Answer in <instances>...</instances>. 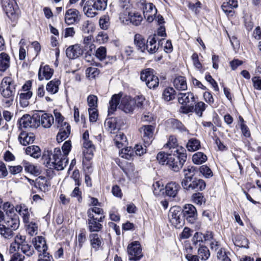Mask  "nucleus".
<instances>
[{
  "label": "nucleus",
  "mask_w": 261,
  "mask_h": 261,
  "mask_svg": "<svg viewBox=\"0 0 261 261\" xmlns=\"http://www.w3.org/2000/svg\"><path fill=\"white\" fill-rule=\"evenodd\" d=\"M71 148V142L66 141L63 145L62 149V154L59 148H55L54 151H46L43 155V159L46 161V166L50 169L57 170H62L66 166L68 163L67 156Z\"/></svg>",
  "instance_id": "f257e3e1"
},
{
  "label": "nucleus",
  "mask_w": 261,
  "mask_h": 261,
  "mask_svg": "<svg viewBox=\"0 0 261 261\" xmlns=\"http://www.w3.org/2000/svg\"><path fill=\"white\" fill-rule=\"evenodd\" d=\"M136 101L130 96H125L121 97L120 94L113 95L109 102L108 115L113 114L117 107L125 113H131L133 112Z\"/></svg>",
  "instance_id": "f03ea898"
},
{
  "label": "nucleus",
  "mask_w": 261,
  "mask_h": 261,
  "mask_svg": "<svg viewBox=\"0 0 261 261\" xmlns=\"http://www.w3.org/2000/svg\"><path fill=\"white\" fill-rule=\"evenodd\" d=\"M16 86V83L10 76H6L2 80L0 85V93L3 97L2 105L4 108H9L13 105Z\"/></svg>",
  "instance_id": "7ed1b4c3"
},
{
  "label": "nucleus",
  "mask_w": 261,
  "mask_h": 261,
  "mask_svg": "<svg viewBox=\"0 0 261 261\" xmlns=\"http://www.w3.org/2000/svg\"><path fill=\"white\" fill-rule=\"evenodd\" d=\"M87 227L90 232H99L102 228L101 223L105 216L103 210L98 207H92L87 211Z\"/></svg>",
  "instance_id": "20e7f679"
},
{
  "label": "nucleus",
  "mask_w": 261,
  "mask_h": 261,
  "mask_svg": "<svg viewBox=\"0 0 261 261\" xmlns=\"http://www.w3.org/2000/svg\"><path fill=\"white\" fill-rule=\"evenodd\" d=\"M181 149V151L179 153H171L167 163V165L175 172L178 171L182 167L187 159L186 150Z\"/></svg>",
  "instance_id": "39448f33"
},
{
  "label": "nucleus",
  "mask_w": 261,
  "mask_h": 261,
  "mask_svg": "<svg viewBox=\"0 0 261 261\" xmlns=\"http://www.w3.org/2000/svg\"><path fill=\"white\" fill-rule=\"evenodd\" d=\"M182 212L178 207H173L170 210L169 218L172 225L176 228H181L184 224L185 220Z\"/></svg>",
  "instance_id": "423d86ee"
},
{
  "label": "nucleus",
  "mask_w": 261,
  "mask_h": 261,
  "mask_svg": "<svg viewBox=\"0 0 261 261\" xmlns=\"http://www.w3.org/2000/svg\"><path fill=\"white\" fill-rule=\"evenodd\" d=\"M1 3L7 16L13 21L16 20L18 17L17 6L13 0H1Z\"/></svg>",
  "instance_id": "0eeeda50"
},
{
  "label": "nucleus",
  "mask_w": 261,
  "mask_h": 261,
  "mask_svg": "<svg viewBox=\"0 0 261 261\" xmlns=\"http://www.w3.org/2000/svg\"><path fill=\"white\" fill-rule=\"evenodd\" d=\"M138 6L143 9L144 17L148 22H152L157 13V10L153 4L147 3L145 0H143L142 2L139 3Z\"/></svg>",
  "instance_id": "6e6552de"
},
{
  "label": "nucleus",
  "mask_w": 261,
  "mask_h": 261,
  "mask_svg": "<svg viewBox=\"0 0 261 261\" xmlns=\"http://www.w3.org/2000/svg\"><path fill=\"white\" fill-rule=\"evenodd\" d=\"M127 252L130 260H139L143 256L141 245L137 241H134L128 245Z\"/></svg>",
  "instance_id": "1a4fd4ad"
},
{
  "label": "nucleus",
  "mask_w": 261,
  "mask_h": 261,
  "mask_svg": "<svg viewBox=\"0 0 261 261\" xmlns=\"http://www.w3.org/2000/svg\"><path fill=\"white\" fill-rule=\"evenodd\" d=\"M38 116H31L28 114L24 115L19 120V123L21 127L24 128H36L39 126Z\"/></svg>",
  "instance_id": "9d476101"
},
{
  "label": "nucleus",
  "mask_w": 261,
  "mask_h": 261,
  "mask_svg": "<svg viewBox=\"0 0 261 261\" xmlns=\"http://www.w3.org/2000/svg\"><path fill=\"white\" fill-rule=\"evenodd\" d=\"M182 213L184 217L190 223L193 224L197 220V210L195 207L192 204H186L184 207Z\"/></svg>",
  "instance_id": "9b49d317"
},
{
  "label": "nucleus",
  "mask_w": 261,
  "mask_h": 261,
  "mask_svg": "<svg viewBox=\"0 0 261 261\" xmlns=\"http://www.w3.org/2000/svg\"><path fill=\"white\" fill-rule=\"evenodd\" d=\"M122 120L119 117L107 118L105 122V126L111 133L115 134L120 129Z\"/></svg>",
  "instance_id": "f8f14e48"
},
{
  "label": "nucleus",
  "mask_w": 261,
  "mask_h": 261,
  "mask_svg": "<svg viewBox=\"0 0 261 261\" xmlns=\"http://www.w3.org/2000/svg\"><path fill=\"white\" fill-rule=\"evenodd\" d=\"M154 129V127L151 125H144L140 129L142 139L145 144V147L150 144L152 141Z\"/></svg>",
  "instance_id": "ddd939ff"
},
{
  "label": "nucleus",
  "mask_w": 261,
  "mask_h": 261,
  "mask_svg": "<svg viewBox=\"0 0 261 261\" xmlns=\"http://www.w3.org/2000/svg\"><path fill=\"white\" fill-rule=\"evenodd\" d=\"M206 187L204 181L201 179L194 178L188 184L184 186L183 188L187 191L193 190L195 191H201Z\"/></svg>",
  "instance_id": "4468645a"
},
{
  "label": "nucleus",
  "mask_w": 261,
  "mask_h": 261,
  "mask_svg": "<svg viewBox=\"0 0 261 261\" xmlns=\"http://www.w3.org/2000/svg\"><path fill=\"white\" fill-rule=\"evenodd\" d=\"M81 19V15L78 10L75 9H68L65 15V22L68 25L77 23Z\"/></svg>",
  "instance_id": "2eb2a0df"
},
{
  "label": "nucleus",
  "mask_w": 261,
  "mask_h": 261,
  "mask_svg": "<svg viewBox=\"0 0 261 261\" xmlns=\"http://www.w3.org/2000/svg\"><path fill=\"white\" fill-rule=\"evenodd\" d=\"M54 74V69L48 65L41 64L38 71V79L40 81L43 80H48Z\"/></svg>",
  "instance_id": "dca6fc26"
},
{
  "label": "nucleus",
  "mask_w": 261,
  "mask_h": 261,
  "mask_svg": "<svg viewBox=\"0 0 261 261\" xmlns=\"http://www.w3.org/2000/svg\"><path fill=\"white\" fill-rule=\"evenodd\" d=\"M89 240L92 249L95 251H97L101 247L102 245V239L99 234L91 232L89 236Z\"/></svg>",
  "instance_id": "f3484780"
},
{
  "label": "nucleus",
  "mask_w": 261,
  "mask_h": 261,
  "mask_svg": "<svg viewBox=\"0 0 261 261\" xmlns=\"http://www.w3.org/2000/svg\"><path fill=\"white\" fill-rule=\"evenodd\" d=\"M183 172L184 173V178L181 181L182 187H184L186 185H187L188 182L194 179L193 177L196 172V167L192 166H189L184 168Z\"/></svg>",
  "instance_id": "a211bd4d"
},
{
  "label": "nucleus",
  "mask_w": 261,
  "mask_h": 261,
  "mask_svg": "<svg viewBox=\"0 0 261 261\" xmlns=\"http://www.w3.org/2000/svg\"><path fill=\"white\" fill-rule=\"evenodd\" d=\"M82 54L83 50L77 44L69 46L66 50V56L71 59L77 58Z\"/></svg>",
  "instance_id": "6ab92c4d"
},
{
  "label": "nucleus",
  "mask_w": 261,
  "mask_h": 261,
  "mask_svg": "<svg viewBox=\"0 0 261 261\" xmlns=\"http://www.w3.org/2000/svg\"><path fill=\"white\" fill-rule=\"evenodd\" d=\"M39 126L41 125L43 127L48 128L50 127L54 122V118L52 115L48 113H43L41 116H38Z\"/></svg>",
  "instance_id": "aec40b11"
},
{
  "label": "nucleus",
  "mask_w": 261,
  "mask_h": 261,
  "mask_svg": "<svg viewBox=\"0 0 261 261\" xmlns=\"http://www.w3.org/2000/svg\"><path fill=\"white\" fill-rule=\"evenodd\" d=\"M237 0H226L221 6L223 11L227 15L232 16L233 14V9L237 8Z\"/></svg>",
  "instance_id": "412c9836"
},
{
  "label": "nucleus",
  "mask_w": 261,
  "mask_h": 261,
  "mask_svg": "<svg viewBox=\"0 0 261 261\" xmlns=\"http://www.w3.org/2000/svg\"><path fill=\"white\" fill-rule=\"evenodd\" d=\"M4 223L5 225L13 231L19 227V219L16 214H14L13 216L8 215V217L5 220Z\"/></svg>",
  "instance_id": "4be33fe9"
},
{
  "label": "nucleus",
  "mask_w": 261,
  "mask_h": 261,
  "mask_svg": "<svg viewBox=\"0 0 261 261\" xmlns=\"http://www.w3.org/2000/svg\"><path fill=\"white\" fill-rule=\"evenodd\" d=\"M178 100L182 105H192L195 101L194 94L192 92L180 93L178 95Z\"/></svg>",
  "instance_id": "5701e85b"
},
{
  "label": "nucleus",
  "mask_w": 261,
  "mask_h": 261,
  "mask_svg": "<svg viewBox=\"0 0 261 261\" xmlns=\"http://www.w3.org/2000/svg\"><path fill=\"white\" fill-rule=\"evenodd\" d=\"M35 249L39 253L47 252V246L45 239L42 236H38L35 238L33 241Z\"/></svg>",
  "instance_id": "b1692460"
},
{
  "label": "nucleus",
  "mask_w": 261,
  "mask_h": 261,
  "mask_svg": "<svg viewBox=\"0 0 261 261\" xmlns=\"http://www.w3.org/2000/svg\"><path fill=\"white\" fill-rule=\"evenodd\" d=\"M158 40V37L155 34L149 36L146 42L145 50H146L149 54L155 53L158 49L156 45Z\"/></svg>",
  "instance_id": "393cba45"
},
{
  "label": "nucleus",
  "mask_w": 261,
  "mask_h": 261,
  "mask_svg": "<svg viewBox=\"0 0 261 261\" xmlns=\"http://www.w3.org/2000/svg\"><path fill=\"white\" fill-rule=\"evenodd\" d=\"M166 194L171 197H175L179 190L180 186L176 182L171 181L168 183L165 187Z\"/></svg>",
  "instance_id": "a878e982"
},
{
  "label": "nucleus",
  "mask_w": 261,
  "mask_h": 261,
  "mask_svg": "<svg viewBox=\"0 0 261 261\" xmlns=\"http://www.w3.org/2000/svg\"><path fill=\"white\" fill-rule=\"evenodd\" d=\"M15 210L22 217L25 224L29 223L30 213L28 207L24 204L16 205Z\"/></svg>",
  "instance_id": "bb28decb"
},
{
  "label": "nucleus",
  "mask_w": 261,
  "mask_h": 261,
  "mask_svg": "<svg viewBox=\"0 0 261 261\" xmlns=\"http://www.w3.org/2000/svg\"><path fill=\"white\" fill-rule=\"evenodd\" d=\"M166 145L171 150V153H179L181 151V149H184L181 146L178 145L177 139L173 136L169 137L168 142Z\"/></svg>",
  "instance_id": "cd10ccee"
},
{
  "label": "nucleus",
  "mask_w": 261,
  "mask_h": 261,
  "mask_svg": "<svg viewBox=\"0 0 261 261\" xmlns=\"http://www.w3.org/2000/svg\"><path fill=\"white\" fill-rule=\"evenodd\" d=\"M59 132L57 136V140L58 142L65 140L70 133V126L69 124H64L63 127L59 128Z\"/></svg>",
  "instance_id": "c85d7f7f"
},
{
  "label": "nucleus",
  "mask_w": 261,
  "mask_h": 261,
  "mask_svg": "<svg viewBox=\"0 0 261 261\" xmlns=\"http://www.w3.org/2000/svg\"><path fill=\"white\" fill-rule=\"evenodd\" d=\"M92 3L91 1H87L83 7V11L85 15L87 17L91 18L94 17L97 14L96 11L97 10L94 7V5L92 4Z\"/></svg>",
  "instance_id": "c756f323"
},
{
  "label": "nucleus",
  "mask_w": 261,
  "mask_h": 261,
  "mask_svg": "<svg viewBox=\"0 0 261 261\" xmlns=\"http://www.w3.org/2000/svg\"><path fill=\"white\" fill-rule=\"evenodd\" d=\"M10 57L5 53H2L0 54V71L5 72L10 67Z\"/></svg>",
  "instance_id": "7c9ffc66"
},
{
  "label": "nucleus",
  "mask_w": 261,
  "mask_h": 261,
  "mask_svg": "<svg viewBox=\"0 0 261 261\" xmlns=\"http://www.w3.org/2000/svg\"><path fill=\"white\" fill-rule=\"evenodd\" d=\"M60 84L61 81L59 80L55 79L47 83L46 89L51 94H56L59 91V86Z\"/></svg>",
  "instance_id": "2f4dec72"
},
{
  "label": "nucleus",
  "mask_w": 261,
  "mask_h": 261,
  "mask_svg": "<svg viewBox=\"0 0 261 261\" xmlns=\"http://www.w3.org/2000/svg\"><path fill=\"white\" fill-rule=\"evenodd\" d=\"M23 240H24V236L20 235V234H17L15 237L14 241L10 245L9 252L10 253H14L18 251L20 249V243H22Z\"/></svg>",
  "instance_id": "473e14b6"
},
{
  "label": "nucleus",
  "mask_w": 261,
  "mask_h": 261,
  "mask_svg": "<svg viewBox=\"0 0 261 261\" xmlns=\"http://www.w3.org/2000/svg\"><path fill=\"white\" fill-rule=\"evenodd\" d=\"M173 85L177 90L182 91L187 89L186 79L182 76L176 77L173 81Z\"/></svg>",
  "instance_id": "72a5a7b5"
},
{
  "label": "nucleus",
  "mask_w": 261,
  "mask_h": 261,
  "mask_svg": "<svg viewBox=\"0 0 261 261\" xmlns=\"http://www.w3.org/2000/svg\"><path fill=\"white\" fill-rule=\"evenodd\" d=\"M18 139L21 144L26 146L34 142L35 137L33 134L23 132L19 135Z\"/></svg>",
  "instance_id": "f704fd0d"
},
{
  "label": "nucleus",
  "mask_w": 261,
  "mask_h": 261,
  "mask_svg": "<svg viewBox=\"0 0 261 261\" xmlns=\"http://www.w3.org/2000/svg\"><path fill=\"white\" fill-rule=\"evenodd\" d=\"M147 41L140 34H136L134 36V44L137 47L138 49L142 52H144Z\"/></svg>",
  "instance_id": "c9c22d12"
},
{
  "label": "nucleus",
  "mask_w": 261,
  "mask_h": 261,
  "mask_svg": "<svg viewBox=\"0 0 261 261\" xmlns=\"http://www.w3.org/2000/svg\"><path fill=\"white\" fill-rule=\"evenodd\" d=\"M25 239L26 237L24 236V240L22 241V243H20V249L27 256H31L34 254V250L32 246L27 243Z\"/></svg>",
  "instance_id": "e433bc0d"
},
{
  "label": "nucleus",
  "mask_w": 261,
  "mask_h": 261,
  "mask_svg": "<svg viewBox=\"0 0 261 261\" xmlns=\"http://www.w3.org/2000/svg\"><path fill=\"white\" fill-rule=\"evenodd\" d=\"M153 69L150 68H147L144 70H143L141 73V80L142 81L146 82V85L148 84V82H150L155 76L153 74Z\"/></svg>",
  "instance_id": "4c0bfd02"
},
{
  "label": "nucleus",
  "mask_w": 261,
  "mask_h": 261,
  "mask_svg": "<svg viewBox=\"0 0 261 261\" xmlns=\"http://www.w3.org/2000/svg\"><path fill=\"white\" fill-rule=\"evenodd\" d=\"M114 141L115 145L120 148L126 145L127 139L122 133L119 132L114 138Z\"/></svg>",
  "instance_id": "58836bf2"
},
{
  "label": "nucleus",
  "mask_w": 261,
  "mask_h": 261,
  "mask_svg": "<svg viewBox=\"0 0 261 261\" xmlns=\"http://www.w3.org/2000/svg\"><path fill=\"white\" fill-rule=\"evenodd\" d=\"M25 153L34 158H38L41 155V150L38 146L32 145L26 148Z\"/></svg>",
  "instance_id": "ea45409f"
},
{
  "label": "nucleus",
  "mask_w": 261,
  "mask_h": 261,
  "mask_svg": "<svg viewBox=\"0 0 261 261\" xmlns=\"http://www.w3.org/2000/svg\"><path fill=\"white\" fill-rule=\"evenodd\" d=\"M22 164L26 172L35 175L39 174V169L32 163L24 161L22 162Z\"/></svg>",
  "instance_id": "a19ab883"
},
{
  "label": "nucleus",
  "mask_w": 261,
  "mask_h": 261,
  "mask_svg": "<svg viewBox=\"0 0 261 261\" xmlns=\"http://www.w3.org/2000/svg\"><path fill=\"white\" fill-rule=\"evenodd\" d=\"M162 97L167 101L172 100L175 97V91L172 87L166 88L163 92Z\"/></svg>",
  "instance_id": "79ce46f5"
},
{
  "label": "nucleus",
  "mask_w": 261,
  "mask_h": 261,
  "mask_svg": "<svg viewBox=\"0 0 261 261\" xmlns=\"http://www.w3.org/2000/svg\"><path fill=\"white\" fill-rule=\"evenodd\" d=\"M207 156L202 152H197L192 156V161L195 164L200 165L207 161Z\"/></svg>",
  "instance_id": "37998d69"
},
{
  "label": "nucleus",
  "mask_w": 261,
  "mask_h": 261,
  "mask_svg": "<svg viewBox=\"0 0 261 261\" xmlns=\"http://www.w3.org/2000/svg\"><path fill=\"white\" fill-rule=\"evenodd\" d=\"M32 96V92L31 91L21 92L19 94V102L22 107H26L29 105L28 100L31 98Z\"/></svg>",
  "instance_id": "c03bdc74"
},
{
  "label": "nucleus",
  "mask_w": 261,
  "mask_h": 261,
  "mask_svg": "<svg viewBox=\"0 0 261 261\" xmlns=\"http://www.w3.org/2000/svg\"><path fill=\"white\" fill-rule=\"evenodd\" d=\"M54 114L55 117V125L58 128L64 127V124H69L64 121V117L57 110L54 111Z\"/></svg>",
  "instance_id": "a18cd8bd"
},
{
  "label": "nucleus",
  "mask_w": 261,
  "mask_h": 261,
  "mask_svg": "<svg viewBox=\"0 0 261 261\" xmlns=\"http://www.w3.org/2000/svg\"><path fill=\"white\" fill-rule=\"evenodd\" d=\"M186 147L190 151H196L200 147V141L195 138H191L188 141Z\"/></svg>",
  "instance_id": "49530a36"
},
{
  "label": "nucleus",
  "mask_w": 261,
  "mask_h": 261,
  "mask_svg": "<svg viewBox=\"0 0 261 261\" xmlns=\"http://www.w3.org/2000/svg\"><path fill=\"white\" fill-rule=\"evenodd\" d=\"M0 234L5 239H10L13 236L14 232L6 225L0 223Z\"/></svg>",
  "instance_id": "de8ad7c7"
},
{
  "label": "nucleus",
  "mask_w": 261,
  "mask_h": 261,
  "mask_svg": "<svg viewBox=\"0 0 261 261\" xmlns=\"http://www.w3.org/2000/svg\"><path fill=\"white\" fill-rule=\"evenodd\" d=\"M120 156L127 160H130L135 155L134 150L131 147L122 148L119 152Z\"/></svg>",
  "instance_id": "09e8293b"
},
{
  "label": "nucleus",
  "mask_w": 261,
  "mask_h": 261,
  "mask_svg": "<svg viewBox=\"0 0 261 261\" xmlns=\"http://www.w3.org/2000/svg\"><path fill=\"white\" fill-rule=\"evenodd\" d=\"M199 257L201 260H205L208 258L210 256V252L208 249L205 246H200L198 250Z\"/></svg>",
  "instance_id": "8fccbe9b"
},
{
  "label": "nucleus",
  "mask_w": 261,
  "mask_h": 261,
  "mask_svg": "<svg viewBox=\"0 0 261 261\" xmlns=\"http://www.w3.org/2000/svg\"><path fill=\"white\" fill-rule=\"evenodd\" d=\"M97 10H105L107 6L108 0H91Z\"/></svg>",
  "instance_id": "3c124183"
},
{
  "label": "nucleus",
  "mask_w": 261,
  "mask_h": 261,
  "mask_svg": "<svg viewBox=\"0 0 261 261\" xmlns=\"http://www.w3.org/2000/svg\"><path fill=\"white\" fill-rule=\"evenodd\" d=\"M170 154H171V152L169 153L160 152L156 155V159L160 164L167 165V163L169 158V155Z\"/></svg>",
  "instance_id": "603ef678"
},
{
  "label": "nucleus",
  "mask_w": 261,
  "mask_h": 261,
  "mask_svg": "<svg viewBox=\"0 0 261 261\" xmlns=\"http://www.w3.org/2000/svg\"><path fill=\"white\" fill-rule=\"evenodd\" d=\"M207 106L202 101H199L195 104L194 111L199 117H201Z\"/></svg>",
  "instance_id": "864d4df0"
},
{
  "label": "nucleus",
  "mask_w": 261,
  "mask_h": 261,
  "mask_svg": "<svg viewBox=\"0 0 261 261\" xmlns=\"http://www.w3.org/2000/svg\"><path fill=\"white\" fill-rule=\"evenodd\" d=\"M143 20L142 15L139 13H131L129 21L135 25L140 24Z\"/></svg>",
  "instance_id": "5fc2aeb1"
},
{
  "label": "nucleus",
  "mask_w": 261,
  "mask_h": 261,
  "mask_svg": "<svg viewBox=\"0 0 261 261\" xmlns=\"http://www.w3.org/2000/svg\"><path fill=\"white\" fill-rule=\"evenodd\" d=\"M192 199L194 203L199 205H202L205 201L202 193L199 192L193 194L192 196Z\"/></svg>",
  "instance_id": "6e6d98bb"
},
{
  "label": "nucleus",
  "mask_w": 261,
  "mask_h": 261,
  "mask_svg": "<svg viewBox=\"0 0 261 261\" xmlns=\"http://www.w3.org/2000/svg\"><path fill=\"white\" fill-rule=\"evenodd\" d=\"M123 170L124 172L128 176L132 177L134 175V171L135 170V167L134 165L132 163H127L126 166L123 168Z\"/></svg>",
  "instance_id": "4d7b16f0"
},
{
  "label": "nucleus",
  "mask_w": 261,
  "mask_h": 261,
  "mask_svg": "<svg viewBox=\"0 0 261 261\" xmlns=\"http://www.w3.org/2000/svg\"><path fill=\"white\" fill-rule=\"evenodd\" d=\"M199 171L205 178H210L213 174L211 169L206 165H202L199 167Z\"/></svg>",
  "instance_id": "13d9d810"
},
{
  "label": "nucleus",
  "mask_w": 261,
  "mask_h": 261,
  "mask_svg": "<svg viewBox=\"0 0 261 261\" xmlns=\"http://www.w3.org/2000/svg\"><path fill=\"white\" fill-rule=\"evenodd\" d=\"M107 55V49L105 47L100 46L96 51L95 56L99 60L102 61L105 59Z\"/></svg>",
  "instance_id": "bf43d9fd"
},
{
  "label": "nucleus",
  "mask_w": 261,
  "mask_h": 261,
  "mask_svg": "<svg viewBox=\"0 0 261 261\" xmlns=\"http://www.w3.org/2000/svg\"><path fill=\"white\" fill-rule=\"evenodd\" d=\"M100 27L103 29L107 30L109 25V17L108 16L104 15L99 20Z\"/></svg>",
  "instance_id": "052dcab7"
},
{
  "label": "nucleus",
  "mask_w": 261,
  "mask_h": 261,
  "mask_svg": "<svg viewBox=\"0 0 261 261\" xmlns=\"http://www.w3.org/2000/svg\"><path fill=\"white\" fill-rule=\"evenodd\" d=\"M83 43L85 45V49L89 48V50L92 51L94 45L92 42V37L91 35L85 37L83 40Z\"/></svg>",
  "instance_id": "680f3d73"
},
{
  "label": "nucleus",
  "mask_w": 261,
  "mask_h": 261,
  "mask_svg": "<svg viewBox=\"0 0 261 261\" xmlns=\"http://www.w3.org/2000/svg\"><path fill=\"white\" fill-rule=\"evenodd\" d=\"M109 39L108 35L103 32H99L96 36V40L99 43H105L108 42Z\"/></svg>",
  "instance_id": "e2e57ef3"
},
{
  "label": "nucleus",
  "mask_w": 261,
  "mask_h": 261,
  "mask_svg": "<svg viewBox=\"0 0 261 261\" xmlns=\"http://www.w3.org/2000/svg\"><path fill=\"white\" fill-rule=\"evenodd\" d=\"M97 97L94 95H90L87 97L88 105L89 108H96L97 107Z\"/></svg>",
  "instance_id": "0e129e2a"
},
{
  "label": "nucleus",
  "mask_w": 261,
  "mask_h": 261,
  "mask_svg": "<svg viewBox=\"0 0 261 261\" xmlns=\"http://www.w3.org/2000/svg\"><path fill=\"white\" fill-rule=\"evenodd\" d=\"M191 59L194 67L200 70L202 68V65L199 62L198 55L196 53H194L191 56Z\"/></svg>",
  "instance_id": "69168bd1"
},
{
  "label": "nucleus",
  "mask_w": 261,
  "mask_h": 261,
  "mask_svg": "<svg viewBox=\"0 0 261 261\" xmlns=\"http://www.w3.org/2000/svg\"><path fill=\"white\" fill-rule=\"evenodd\" d=\"M99 70L96 67H90L86 69V73L89 77H95L99 74Z\"/></svg>",
  "instance_id": "338daca9"
},
{
  "label": "nucleus",
  "mask_w": 261,
  "mask_h": 261,
  "mask_svg": "<svg viewBox=\"0 0 261 261\" xmlns=\"http://www.w3.org/2000/svg\"><path fill=\"white\" fill-rule=\"evenodd\" d=\"M38 261H54L53 257L48 252H44L39 254Z\"/></svg>",
  "instance_id": "774afa93"
}]
</instances>
